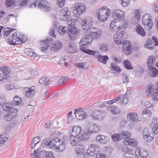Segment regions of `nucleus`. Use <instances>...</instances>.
Masks as SVG:
<instances>
[{
	"label": "nucleus",
	"instance_id": "1",
	"mask_svg": "<svg viewBox=\"0 0 158 158\" xmlns=\"http://www.w3.org/2000/svg\"><path fill=\"white\" fill-rule=\"evenodd\" d=\"M46 145L49 146L51 149L58 152L63 151L65 148L64 142L58 138L52 139L48 143L47 139H44L42 142V146L44 147Z\"/></svg>",
	"mask_w": 158,
	"mask_h": 158
},
{
	"label": "nucleus",
	"instance_id": "2",
	"mask_svg": "<svg viewBox=\"0 0 158 158\" xmlns=\"http://www.w3.org/2000/svg\"><path fill=\"white\" fill-rule=\"evenodd\" d=\"M91 37L88 35H86L83 37L80 42L81 50L85 53L93 56H96L98 52L97 51H93L90 50L86 49L89 47L91 44Z\"/></svg>",
	"mask_w": 158,
	"mask_h": 158
},
{
	"label": "nucleus",
	"instance_id": "3",
	"mask_svg": "<svg viewBox=\"0 0 158 158\" xmlns=\"http://www.w3.org/2000/svg\"><path fill=\"white\" fill-rule=\"evenodd\" d=\"M121 135L123 139L126 138L123 141V143L125 144L130 145L132 146H135L136 145L137 142L136 139L129 138L132 136L131 132L123 131H122Z\"/></svg>",
	"mask_w": 158,
	"mask_h": 158
},
{
	"label": "nucleus",
	"instance_id": "4",
	"mask_svg": "<svg viewBox=\"0 0 158 158\" xmlns=\"http://www.w3.org/2000/svg\"><path fill=\"white\" fill-rule=\"evenodd\" d=\"M93 19H91L89 20V21L87 20H83L82 22H81V25L83 29L87 30L88 32H89V34L90 36H91V35H93L94 33H96L98 31V29H99V28L93 27H92L91 26L93 24Z\"/></svg>",
	"mask_w": 158,
	"mask_h": 158
},
{
	"label": "nucleus",
	"instance_id": "5",
	"mask_svg": "<svg viewBox=\"0 0 158 158\" xmlns=\"http://www.w3.org/2000/svg\"><path fill=\"white\" fill-rule=\"evenodd\" d=\"M73 8L74 14L78 17L83 13L86 9L85 5L81 3H75L73 4Z\"/></svg>",
	"mask_w": 158,
	"mask_h": 158
},
{
	"label": "nucleus",
	"instance_id": "6",
	"mask_svg": "<svg viewBox=\"0 0 158 158\" xmlns=\"http://www.w3.org/2000/svg\"><path fill=\"white\" fill-rule=\"evenodd\" d=\"M86 127V129L91 135L99 132L101 128L99 125L92 122H89Z\"/></svg>",
	"mask_w": 158,
	"mask_h": 158
},
{
	"label": "nucleus",
	"instance_id": "7",
	"mask_svg": "<svg viewBox=\"0 0 158 158\" xmlns=\"http://www.w3.org/2000/svg\"><path fill=\"white\" fill-rule=\"evenodd\" d=\"M91 117L95 120L99 121L103 120L106 116L104 112L101 110H95L90 114Z\"/></svg>",
	"mask_w": 158,
	"mask_h": 158
},
{
	"label": "nucleus",
	"instance_id": "8",
	"mask_svg": "<svg viewBox=\"0 0 158 158\" xmlns=\"http://www.w3.org/2000/svg\"><path fill=\"white\" fill-rule=\"evenodd\" d=\"M152 17L149 14L143 15L142 19L143 24L145 26V29L147 30L151 29L153 26Z\"/></svg>",
	"mask_w": 158,
	"mask_h": 158
},
{
	"label": "nucleus",
	"instance_id": "9",
	"mask_svg": "<svg viewBox=\"0 0 158 158\" xmlns=\"http://www.w3.org/2000/svg\"><path fill=\"white\" fill-rule=\"evenodd\" d=\"M152 39H148L147 40L144 47L149 50L153 49L155 46H158V40L156 36L152 37Z\"/></svg>",
	"mask_w": 158,
	"mask_h": 158
},
{
	"label": "nucleus",
	"instance_id": "10",
	"mask_svg": "<svg viewBox=\"0 0 158 158\" xmlns=\"http://www.w3.org/2000/svg\"><path fill=\"white\" fill-rule=\"evenodd\" d=\"M100 148L99 146L97 144H92L89 145L88 148L86 152L89 155L94 156L100 152Z\"/></svg>",
	"mask_w": 158,
	"mask_h": 158
},
{
	"label": "nucleus",
	"instance_id": "11",
	"mask_svg": "<svg viewBox=\"0 0 158 158\" xmlns=\"http://www.w3.org/2000/svg\"><path fill=\"white\" fill-rule=\"evenodd\" d=\"M21 34L19 32H15L12 35L11 39H8L7 42L10 45H15L20 44Z\"/></svg>",
	"mask_w": 158,
	"mask_h": 158
},
{
	"label": "nucleus",
	"instance_id": "12",
	"mask_svg": "<svg viewBox=\"0 0 158 158\" xmlns=\"http://www.w3.org/2000/svg\"><path fill=\"white\" fill-rule=\"evenodd\" d=\"M10 73V69L8 67L1 66L0 67V81L4 79L7 80L9 76L7 75Z\"/></svg>",
	"mask_w": 158,
	"mask_h": 158
},
{
	"label": "nucleus",
	"instance_id": "13",
	"mask_svg": "<svg viewBox=\"0 0 158 158\" xmlns=\"http://www.w3.org/2000/svg\"><path fill=\"white\" fill-rule=\"evenodd\" d=\"M123 34L124 31H120L114 35V40L117 44H127L128 41H125L124 40Z\"/></svg>",
	"mask_w": 158,
	"mask_h": 158
},
{
	"label": "nucleus",
	"instance_id": "14",
	"mask_svg": "<svg viewBox=\"0 0 158 158\" xmlns=\"http://www.w3.org/2000/svg\"><path fill=\"white\" fill-rule=\"evenodd\" d=\"M157 91L156 86L151 85H149L147 90V96L151 97L152 99L154 101V99L157 95Z\"/></svg>",
	"mask_w": 158,
	"mask_h": 158
},
{
	"label": "nucleus",
	"instance_id": "15",
	"mask_svg": "<svg viewBox=\"0 0 158 158\" xmlns=\"http://www.w3.org/2000/svg\"><path fill=\"white\" fill-rule=\"evenodd\" d=\"M74 114L77 119L79 120H84L86 119L87 115L82 108L74 110Z\"/></svg>",
	"mask_w": 158,
	"mask_h": 158
},
{
	"label": "nucleus",
	"instance_id": "16",
	"mask_svg": "<svg viewBox=\"0 0 158 158\" xmlns=\"http://www.w3.org/2000/svg\"><path fill=\"white\" fill-rule=\"evenodd\" d=\"M79 33L78 29L74 27L69 28L68 34L69 37L71 40H75Z\"/></svg>",
	"mask_w": 158,
	"mask_h": 158
},
{
	"label": "nucleus",
	"instance_id": "17",
	"mask_svg": "<svg viewBox=\"0 0 158 158\" xmlns=\"http://www.w3.org/2000/svg\"><path fill=\"white\" fill-rule=\"evenodd\" d=\"M35 87L32 86L30 87L24 88L23 90L25 93V95L28 98H32L35 94Z\"/></svg>",
	"mask_w": 158,
	"mask_h": 158
},
{
	"label": "nucleus",
	"instance_id": "18",
	"mask_svg": "<svg viewBox=\"0 0 158 158\" xmlns=\"http://www.w3.org/2000/svg\"><path fill=\"white\" fill-rule=\"evenodd\" d=\"M125 13L123 10L119 9H116L114 10L113 14L114 19L118 20L124 19Z\"/></svg>",
	"mask_w": 158,
	"mask_h": 158
},
{
	"label": "nucleus",
	"instance_id": "19",
	"mask_svg": "<svg viewBox=\"0 0 158 158\" xmlns=\"http://www.w3.org/2000/svg\"><path fill=\"white\" fill-rule=\"evenodd\" d=\"M110 10L106 6H104L100 8L97 12V17L106 15H110Z\"/></svg>",
	"mask_w": 158,
	"mask_h": 158
},
{
	"label": "nucleus",
	"instance_id": "20",
	"mask_svg": "<svg viewBox=\"0 0 158 158\" xmlns=\"http://www.w3.org/2000/svg\"><path fill=\"white\" fill-rule=\"evenodd\" d=\"M151 133L147 128L144 129L142 133L143 139L146 141L150 142L154 139V137L151 136Z\"/></svg>",
	"mask_w": 158,
	"mask_h": 158
},
{
	"label": "nucleus",
	"instance_id": "21",
	"mask_svg": "<svg viewBox=\"0 0 158 158\" xmlns=\"http://www.w3.org/2000/svg\"><path fill=\"white\" fill-rule=\"evenodd\" d=\"M39 8L43 11L46 12L50 10L48 2L44 0L40 1L38 3Z\"/></svg>",
	"mask_w": 158,
	"mask_h": 158
},
{
	"label": "nucleus",
	"instance_id": "22",
	"mask_svg": "<svg viewBox=\"0 0 158 158\" xmlns=\"http://www.w3.org/2000/svg\"><path fill=\"white\" fill-rule=\"evenodd\" d=\"M70 15V13L69 11L68 8H65L61 10L60 14V19L62 20H66L69 18Z\"/></svg>",
	"mask_w": 158,
	"mask_h": 158
},
{
	"label": "nucleus",
	"instance_id": "23",
	"mask_svg": "<svg viewBox=\"0 0 158 158\" xmlns=\"http://www.w3.org/2000/svg\"><path fill=\"white\" fill-rule=\"evenodd\" d=\"M82 131L81 127L78 126L73 127L71 130H69V133L70 135L75 136H79Z\"/></svg>",
	"mask_w": 158,
	"mask_h": 158
},
{
	"label": "nucleus",
	"instance_id": "24",
	"mask_svg": "<svg viewBox=\"0 0 158 158\" xmlns=\"http://www.w3.org/2000/svg\"><path fill=\"white\" fill-rule=\"evenodd\" d=\"M53 41V39L50 37H48L45 40H43L42 43L43 46L40 47L41 50L43 51L46 50L49 47V44Z\"/></svg>",
	"mask_w": 158,
	"mask_h": 158
},
{
	"label": "nucleus",
	"instance_id": "25",
	"mask_svg": "<svg viewBox=\"0 0 158 158\" xmlns=\"http://www.w3.org/2000/svg\"><path fill=\"white\" fill-rule=\"evenodd\" d=\"M119 21L117 19H114L110 24V30L113 32L117 31L118 30Z\"/></svg>",
	"mask_w": 158,
	"mask_h": 158
},
{
	"label": "nucleus",
	"instance_id": "26",
	"mask_svg": "<svg viewBox=\"0 0 158 158\" xmlns=\"http://www.w3.org/2000/svg\"><path fill=\"white\" fill-rule=\"evenodd\" d=\"M131 92L127 91L122 96H121V99H120V104L124 105L127 103L129 101V98Z\"/></svg>",
	"mask_w": 158,
	"mask_h": 158
},
{
	"label": "nucleus",
	"instance_id": "27",
	"mask_svg": "<svg viewBox=\"0 0 158 158\" xmlns=\"http://www.w3.org/2000/svg\"><path fill=\"white\" fill-rule=\"evenodd\" d=\"M135 153L141 158H146L148 155V152L146 150L143 149H141L138 148H136Z\"/></svg>",
	"mask_w": 158,
	"mask_h": 158
},
{
	"label": "nucleus",
	"instance_id": "28",
	"mask_svg": "<svg viewBox=\"0 0 158 158\" xmlns=\"http://www.w3.org/2000/svg\"><path fill=\"white\" fill-rule=\"evenodd\" d=\"M123 150V152H126L124 154L125 158H134L135 156V155L133 153L134 152L132 149L125 147V149H124Z\"/></svg>",
	"mask_w": 158,
	"mask_h": 158
},
{
	"label": "nucleus",
	"instance_id": "29",
	"mask_svg": "<svg viewBox=\"0 0 158 158\" xmlns=\"http://www.w3.org/2000/svg\"><path fill=\"white\" fill-rule=\"evenodd\" d=\"M62 46V42L60 41H56L51 45L50 48L51 50L56 52L60 50Z\"/></svg>",
	"mask_w": 158,
	"mask_h": 158
},
{
	"label": "nucleus",
	"instance_id": "30",
	"mask_svg": "<svg viewBox=\"0 0 158 158\" xmlns=\"http://www.w3.org/2000/svg\"><path fill=\"white\" fill-rule=\"evenodd\" d=\"M107 110L108 111H110L112 114L114 115L118 114L121 112L120 109L116 107L114 105L108 107Z\"/></svg>",
	"mask_w": 158,
	"mask_h": 158
},
{
	"label": "nucleus",
	"instance_id": "31",
	"mask_svg": "<svg viewBox=\"0 0 158 158\" xmlns=\"http://www.w3.org/2000/svg\"><path fill=\"white\" fill-rule=\"evenodd\" d=\"M108 140L107 137L102 135H99L95 138V141L101 143H106Z\"/></svg>",
	"mask_w": 158,
	"mask_h": 158
},
{
	"label": "nucleus",
	"instance_id": "32",
	"mask_svg": "<svg viewBox=\"0 0 158 158\" xmlns=\"http://www.w3.org/2000/svg\"><path fill=\"white\" fill-rule=\"evenodd\" d=\"M81 141L79 136H75L70 135V142L72 146H74L77 145L79 142Z\"/></svg>",
	"mask_w": 158,
	"mask_h": 158
},
{
	"label": "nucleus",
	"instance_id": "33",
	"mask_svg": "<svg viewBox=\"0 0 158 158\" xmlns=\"http://www.w3.org/2000/svg\"><path fill=\"white\" fill-rule=\"evenodd\" d=\"M85 145L82 143L77 145L75 148L76 153L77 154H83L85 150Z\"/></svg>",
	"mask_w": 158,
	"mask_h": 158
},
{
	"label": "nucleus",
	"instance_id": "34",
	"mask_svg": "<svg viewBox=\"0 0 158 158\" xmlns=\"http://www.w3.org/2000/svg\"><path fill=\"white\" fill-rule=\"evenodd\" d=\"M127 117L131 122L137 121L138 120L137 114L136 113L131 112L127 114Z\"/></svg>",
	"mask_w": 158,
	"mask_h": 158
},
{
	"label": "nucleus",
	"instance_id": "35",
	"mask_svg": "<svg viewBox=\"0 0 158 158\" xmlns=\"http://www.w3.org/2000/svg\"><path fill=\"white\" fill-rule=\"evenodd\" d=\"M67 51L69 53H73L77 51L76 47L73 43H70L67 46L66 48Z\"/></svg>",
	"mask_w": 158,
	"mask_h": 158
},
{
	"label": "nucleus",
	"instance_id": "36",
	"mask_svg": "<svg viewBox=\"0 0 158 158\" xmlns=\"http://www.w3.org/2000/svg\"><path fill=\"white\" fill-rule=\"evenodd\" d=\"M118 30L125 29L127 27V23L124 19L119 20Z\"/></svg>",
	"mask_w": 158,
	"mask_h": 158
},
{
	"label": "nucleus",
	"instance_id": "37",
	"mask_svg": "<svg viewBox=\"0 0 158 158\" xmlns=\"http://www.w3.org/2000/svg\"><path fill=\"white\" fill-rule=\"evenodd\" d=\"M135 30L138 34L144 36L145 35L146 33L143 28L140 25H137L135 28Z\"/></svg>",
	"mask_w": 158,
	"mask_h": 158
},
{
	"label": "nucleus",
	"instance_id": "38",
	"mask_svg": "<svg viewBox=\"0 0 158 158\" xmlns=\"http://www.w3.org/2000/svg\"><path fill=\"white\" fill-rule=\"evenodd\" d=\"M41 152L44 154V158H55L54 155L52 151L42 150L41 151Z\"/></svg>",
	"mask_w": 158,
	"mask_h": 158
},
{
	"label": "nucleus",
	"instance_id": "39",
	"mask_svg": "<svg viewBox=\"0 0 158 158\" xmlns=\"http://www.w3.org/2000/svg\"><path fill=\"white\" fill-rule=\"evenodd\" d=\"M156 61V58L154 56H150L147 59V65L148 67L152 66Z\"/></svg>",
	"mask_w": 158,
	"mask_h": 158
},
{
	"label": "nucleus",
	"instance_id": "40",
	"mask_svg": "<svg viewBox=\"0 0 158 158\" xmlns=\"http://www.w3.org/2000/svg\"><path fill=\"white\" fill-rule=\"evenodd\" d=\"M91 135L90 133H89V132L86 129L82 135L79 136L80 140L83 141L88 139L89 138V135Z\"/></svg>",
	"mask_w": 158,
	"mask_h": 158
},
{
	"label": "nucleus",
	"instance_id": "41",
	"mask_svg": "<svg viewBox=\"0 0 158 158\" xmlns=\"http://www.w3.org/2000/svg\"><path fill=\"white\" fill-rule=\"evenodd\" d=\"M109 58L107 56H102L99 55L98 57V61L100 63H102L104 64H106L107 63V60H108Z\"/></svg>",
	"mask_w": 158,
	"mask_h": 158
},
{
	"label": "nucleus",
	"instance_id": "42",
	"mask_svg": "<svg viewBox=\"0 0 158 158\" xmlns=\"http://www.w3.org/2000/svg\"><path fill=\"white\" fill-rule=\"evenodd\" d=\"M140 12L139 10H134V15L133 18L135 19V22L136 23L140 19Z\"/></svg>",
	"mask_w": 158,
	"mask_h": 158
},
{
	"label": "nucleus",
	"instance_id": "43",
	"mask_svg": "<svg viewBox=\"0 0 158 158\" xmlns=\"http://www.w3.org/2000/svg\"><path fill=\"white\" fill-rule=\"evenodd\" d=\"M31 77L30 76L29 74H27L26 75L27 77H24L25 80H29L31 79L35 78L38 75V73L37 71H33L31 73Z\"/></svg>",
	"mask_w": 158,
	"mask_h": 158
},
{
	"label": "nucleus",
	"instance_id": "44",
	"mask_svg": "<svg viewBox=\"0 0 158 158\" xmlns=\"http://www.w3.org/2000/svg\"><path fill=\"white\" fill-rule=\"evenodd\" d=\"M150 71V75L153 77H155L158 74V70L155 68L153 66L148 67Z\"/></svg>",
	"mask_w": 158,
	"mask_h": 158
},
{
	"label": "nucleus",
	"instance_id": "45",
	"mask_svg": "<svg viewBox=\"0 0 158 158\" xmlns=\"http://www.w3.org/2000/svg\"><path fill=\"white\" fill-rule=\"evenodd\" d=\"M40 141V138L39 137H35L34 138L32 141L31 148L34 149L35 145Z\"/></svg>",
	"mask_w": 158,
	"mask_h": 158
},
{
	"label": "nucleus",
	"instance_id": "46",
	"mask_svg": "<svg viewBox=\"0 0 158 158\" xmlns=\"http://www.w3.org/2000/svg\"><path fill=\"white\" fill-rule=\"evenodd\" d=\"M2 105V109L5 111L10 110L12 107V104L7 102H4Z\"/></svg>",
	"mask_w": 158,
	"mask_h": 158
},
{
	"label": "nucleus",
	"instance_id": "47",
	"mask_svg": "<svg viewBox=\"0 0 158 158\" xmlns=\"http://www.w3.org/2000/svg\"><path fill=\"white\" fill-rule=\"evenodd\" d=\"M111 138L113 141L114 142L119 141L120 140L123 139L121 134H114L111 135Z\"/></svg>",
	"mask_w": 158,
	"mask_h": 158
},
{
	"label": "nucleus",
	"instance_id": "48",
	"mask_svg": "<svg viewBox=\"0 0 158 158\" xmlns=\"http://www.w3.org/2000/svg\"><path fill=\"white\" fill-rule=\"evenodd\" d=\"M123 51L126 54H130L131 53V46L129 45H128L127 46L125 47V45H124L123 48Z\"/></svg>",
	"mask_w": 158,
	"mask_h": 158
},
{
	"label": "nucleus",
	"instance_id": "49",
	"mask_svg": "<svg viewBox=\"0 0 158 158\" xmlns=\"http://www.w3.org/2000/svg\"><path fill=\"white\" fill-rule=\"evenodd\" d=\"M102 32L100 29H98L97 32L93 35H91L90 37L91 38L93 39H98L102 35Z\"/></svg>",
	"mask_w": 158,
	"mask_h": 158
},
{
	"label": "nucleus",
	"instance_id": "50",
	"mask_svg": "<svg viewBox=\"0 0 158 158\" xmlns=\"http://www.w3.org/2000/svg\"><path fill=\"white\" fill-rule=\"evenodd\" d=\"M111 70L120 73L121 71V69L114 63H112L111 64Z\"/></svg>",
	"mask_w": 158,
	"mask_h": 158
},
{
	"label": "nucleus",
	"instance_id": "51",
	"mask_svg": "<svg viewBox=\"0 0 158 158\" xmlns=\"http://www.w3.org/2000/svg\"><path fill=\"white\" fill-rule=\"evenodd\" d=\"M7 138L5 134L1 135H0V146H2L7 140Z\"/></svg>",
	"mask_w": 158,
	"mask_h": 158
},
{
	"label": "nucleus",
	"instance_id": "52",
	"mask_svg": "<svg viewBox=\"0 0 158 158\" xmlns=\"http://www.w3.org/2000/svg\"><path fill=\"white\" fill-rule=\"evenodd\" d=\"M123 63L125 67L127 69L129 70L133 69V68L131 66V63L129 60H125Z\"/></svg>",
	"mask_w": 158,
	"mask_h": 158
},
{
	"label": "nucleus",
	"instance_id": "53",
	"mask_svg": "<svg viewBox=\"0 0 158 158\" xmlns=\"http://www.w3.org/2000/svg\"><path fill=\"white\" fill-rule=\"evenodd\" d=\"M15 30V29L13 28H6L4 29L3 31L5 33L4 35L6 37L8 36L12 31Z\"/></svg>",
	"mask_w": 158,
	"mask_h": 158
},
{
	"label": "nucleus",
	"instance_id": "54",
	"mask_svg": "<svg viewBox=\"0 0 158 158\" xmlns=\"http://www.w3.org/2000/svg\"><path fill=\"white\" fill-rule=\"evenodd\" d=\"M69 79L68 77H62L60 78L58 81V83L60 84H63L67 83Z\"/></svg>",
	"mask_w": 158,
	"mask_h": 158
},
{
	"label": "nucleus",
	"instance_id": "55",
	"mask_svg": "<svg viewBox=\"0 0 158 158\" xmlns=\"http://www.w3.org/2000/svg\"><path fill=\"white\" fill-rule=\"evenodd\" d=\"M65 28L64 26H60L58 29L59 33L62 35H64L66 33V30L65 29Z\"/></svg>",
	"mask_w": 158,
	"mask_h": 158
},
{
	"label": "nucleus",
	"instance_id": "56",
	"mask_svg": "<svg viewBox=\"0 0 158 158\" xmlns=\"http://www.w3.org/2000/svg\"><path fill=\"white\" fill-rule=\"evenodd\" d=\"M76 22V21L75 19H72L71 18L70 19V20L69 19L67 22L68 25L71 28L73 27H75L74 25H75Z\"/></svg>",
	"mask_w": 158,
	"mask_h": 158
},
{
	"label": "nucleus",
	"instance_id": "57",
	"mask_svg": "<svg viewBox=\"0 0 158 158\" xmlns=\"http://www.w3.org/2000/svg\"><path fill=\"white\" fill-rule=\"evenodd\" d=\"M40 152H41V151L40 152L39 150L38 149H36L34 151V153H32L31 154V155L32 156V157L35 156L36 158H40Z\"/></svg>",
	"mask_w": 158,
	"mask_h": 158
},
{
	"label": "nucleus",
	"instance_id": "58",
	"mask_svg": "<svg viewBox=\"0 0 158 158\" xmlns=\"http://www.w3.org/2000/svg\"><path fill=\"white\" fill-rule=\"evenodd\" d=\"M142 114L143 115H148V117H149L151 115L152 113L151 111L150 110L147 108H145L143 110Z\"/></svg>",
	"mask_w": 158,
	"mask_h": 158
},
{
	"label": "nucleus",
	"instance_id": "59",
	"mask_svg": "<svg viewBox=\"0 0 158 158\" xmlns=\"http://www.w3.org/2000/svg\"><path fill=\"white\" fill-rule=\"evenodd\" d=\"M110 15H102L101 16L98 17L99 21L102 22L105 21L108 17V16Z\"/></svg>",
	"mask_w": 158,
	"mask_h": 158
},
{
	"label": "nucleus",
	"instance_id": "60",
	"mask_svg": "<svg viewBox=\"0 0 158 158\" xmlns=\"http://www.w3.org/2000/svg\"><path fill=\"white\" fill-rule=\"evenodd\" d=\"M18 110L17 109L14 108L12 109L10 113L14 118L16 117L17 114Z\"/></svg>",
	"mask_w": 158,
	"mask_h": 158
},
{
	"label": "nucleus",
	"instance_id": "61",
	"mask_svg": "<svg viewBox=\"0 0 158 158\" xmlns=\"http://www.w3.org/2000/svg\"><path fill=\"white\" fill-rule=\"evenodd\" d=\"M15 104L16 105H19L22 101L21 99L19 97L15 96L14 98Z\"/></svg>",
	"mask_w": 158,
	"mask_h": 158
},
{
	"label": "nucleus",
	"instance_id": "62",
	"mask_svg": "<svg viewBox=\"0 0 158 158\" xmlns=\"http://www.w3.org/2000/svg\"><path fill=\"white\" fill-rule=\"evenodd\" d=\"M4 118L7 121H10L12 120L14 118L12 115L10 114L9 113V114L5 115Z\"/></svg>",
	"mask_w": 158,
	"mask_h": 158
},
{
	"label": "nucleus",
	"instance_id": "63",
	"mask_svg": "<svg viewBox=\"0 0 158 158\" xmlns=\"http://www.w3.org/2000/svg\"><path fill=\"white\" fill-rule=\"evenodd\" d=\"M121 2V5L124 6H127L129 4L130 0H120Z\"/></svg>",
	"mask_w": 158,
	"mask_h": 158
},
{
	"label": "nucleus",
	"instance_id": "64",
	"mask_svg": "<svg viewBox=\"0 0 158 158\" xmlns=\"http://www.w3.org/2000/svg\"><path fill=\"white\" fill-rule=\"evenodd\" d=\"M14 4L13 0H6L5 4L6 7H10Z\"/></svg>",
	"mask_w": 158,
	"mask_h": 158
}]
</instances>
